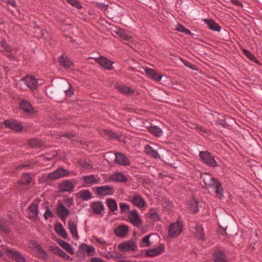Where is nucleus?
I'll return each instance as SVG.
<instances>
[{"label":"nucleus","mask_w":262,"mask_h":262,"mask_svg":"<svg viewBox=\"0 0 262 262\" xmlns=\"http://www.w3.org/2000/svg\"><path fill=\"white\" fill-rule=\"evenodd\" d=\"M93 212L96 214H100L104 209L103 204L99 202H94L91 205Z\"/></svg>","instance_id":"aec40b11"},{"label":"nucleus","mask_w":262,"mask_h":262,"mask_svg":"<svg viewBox=\"0 0 262 262\" xmlns=\"http://www.w3.org/2000/svg\"><path fill=\"white\" fill-rule=\"evenodd\" d=\"M58 244L65 250H66L69 253L71 254H73L74 253V251L73 250L71 245L68 243L59 240L58 241Z\"/></svg>","instance_id":"c85d7f7f"},{"label":"nucleus","mask_w":262,"mask_h":262,"mask_svg":"<svg viewBox=\"0 0 262 262\" xmlns=\"http://www.w3.org/2000/svg\"><path fill=\"white\" fill-rule=\"evenodd\" d=\"M145 72L152 79L156 81H160L162 78V75L152 69L146 68Z\"/></svg>","instance_id":"2eb2a0df"},{"label":"nucleus","mask_w":262,"mask_h":262,"mask_svg":"<svg viewBox=\"0 0 262 262\" xmlns=\"http://www.w3.org/2000/svg\"><path fill=\"white\" fill-rule=\"evenodd\" d=\"M95 241L100 244H102V245H105L106 244V242L104 240H103V239H101V238H95Z\"/></svg>","instance_id":"bf43d9fd"},{"label":"nucleus","mask_w":262,"mask_h":262,"mask_svg":"<svg viewBox=\"0 0 262 262\" xmlns=\"http://www.w3.org/2000/svg\"><path fill=\"white\" fill-rule=\"evenodd\" d=\"M10 4L12 6H14L15 5V3L14 2H12L10 3Z\"/></svg>","instance_id":"69168bd1"},{"label":"nucleus","mask_w":262,"mask_h":262,"mask_svg":"<svg viewBox=\"0 0 262 262\" xmlns=\"http://www.w3.org/2000/svg\"><path fill=\"white\" fill-rule=\"evenodd\" d=\"M150 236V234H148L142 238L140 243V247H148L151 246V244L149 241Z\"/></svg>","instance_id":"72a5a7b5"},{"label":"nucleus","mask_w":262,"mask_h":262,"mask_svg":"<svg viewBox=\"0 0 262 262\" xmlns=\"http://www.w3.org/2000/svg\"><path fill=\"white\" fill-rule=\"evenodd\" d=\"M66 94L67 96L70 97L74 93L73 90L71 88V86L70 85L69 89L65 91Z\"/></svg>","instance_id":"4d7b16f0"},{"label":"nucleus","mask_w":262,"mask_h":262,"mask_svg":"<svg viewBox=\"0 0 262 262\" xmlns=\"http://www.w3.org/2000/svg\"><path fill=\"white\" fill-rule=\"evenodd\" d=\"M83 180L85 183H93V184H94V183H97V180L92 175L84 177Z\"/></svg>","instance_id":"c03bdc74"},{"label":"nucleus","mask_w":262,"mask_h":262,"mask_svg":"<svg viewBox=\"0 0 262 262\" xmlns=\"http://www.w3.org/2000/svg\"><path fill=\"white\" fill-rule=\"evenodd\" d=\"M67 1L72 6L75 7L78 9H80L82 7L80 2L77 0H67Z\"/></svg>","instance_id":"de8ad7c7"},{"label":"nucleus","mask_w":262,"mask_h":262,"mask_svg":"<svg viewBox=\"0 0 262 262\" xmlns=\"http://www.w3.org/2000/svg\"><path fill=\"white\" fill-rule=\"evenodd\" d=\"M121 262H128V261H127L126 260H122Z\"/></svg>","instance_id":"774afa93"},{"label":"nucleus","mask_w":262,"mask_h":262,"mask_svg":"<svg viewBox=\"0 0 262 262\" xmlns=\"http://www.w3.org/2000/svg\"><path fill=\"white\" fill-rule=\"evenodd\" d=\"M107 204L112 211H114L117 209V205L115 200L111 199H108Z\"/></svg>","instance_id":"a19ab883"},{"label":"nucleus","mask_w":262,"mask_h":262,"mask_svg":"<svg viewBox=\"0 0 262 262\" xmlns=\"http://www.w3.org/2000/svg\"><path fill=\"white\" fill-rule=\"evenodd\" d=\"M68 173V172L66 169L60 168L57 170L49 173L47 176V178L50 180H54L62 177L67 176Z\"/></svg>","instance_id":"423d86ee"},{"label":"nucleus","mask_w":262,"mask_h":262,"mask_svg":"<svg viewBox=\"0 0 262 262\" xmlns=\"http://www.w3.org/2000/svg\"><path fill=\"white\" fill-rule=\"evenodd\" d=\"M3 124L7 127L11 128L15 131H20L23 129L21 124L13 120H6L3 122Z\"/></svg>","instance_id":"f8f14e48"},{"label":"nucleus","mask_w":262,"mask_h":262,"mask_svg":"<svg viewBox=\"0 0 262 262\" xmlns=\"http://www.w3.org/2000/svg\"><path fill=\"white\" fill-rule=\"evenodd\" d=\"M20 107L26 113H33L34 112L31 104L27 100H22L20 102Z\"/></svg>","instance_id":"dca6fc26"},{"label":"nucleus","mask_w":262,"mask_h":262,"mask_svg":"<svg viewBox=\"0 0 262 262\" xmlns=\"http://www.w3.org/2000/svg\"><path fill=\"white\" fill-rule=\"evenodd\" d=\"M21 82L25 83L31 90L36 89L38 84L37 79L32 75L26 76L22 79Z\"/></svg>","instance_id":"39448f33"},{"label":"nucleus","mask_w":262,"mask_h":262,"mask_svg":"<svg viewBox=\"0 0 262 262\" xmlns=\"http://www.w3.org/2000/svg\"><path fill=\"white\" fill-rule=\"evenodd\" d=\"M182 231V224L180 222L171 223L168 228V235L169 237L174 238L181 233Z\"/></svg>","instance_id":"f03ea898"},{"label":"nucleus","mask_w":262,"mask_h":262,"mask_svg":"<svg viewBox=\"0 0 262 262\" xmlns=\"http://www.w3.org/2000/svg\"><path fill=\"white\" fill-rule=\"evenodd\" d=\"M80 248L83 251L85 252L87 254L90 256L92 255L95 252V249L93 247L86 245H82L80 246Z\"/></svg>","instance_id":"7c9ffc66"},{"label":"nucleus","mask_w":262,"mask_h":262,"mask_svg":"<svg viewBox=\"0 0 262 262\" xmlns=\"http://www.w3.org/2000/svg\"><path fill=\"white\" fill-rule=\"evenodd\" d=\"M35 245L36 250L38 252V255L40 258L45 259L47 257L46 252L41 248L40 245L36 243H33Z\"/></svg>","instance_id":"e433bc0d"},{"label":"nucleus","mask_w":262,"mask_h":262,"mask_svg":"<svg viewBox=\"0 0 262 262\" xmlns=\"http://www.w3.org/2000/svg\"><path fill=\"white\" fill-rule=\"evenodd\" d=\"M232 2H233L234 4H235V5H239V4H240V2H238V1H237V0H233V1H232Z\"/></svg>","instance_id":"e2e57ef3"},{"label":"nucleus","mask_w":262,"mask_h":262,"mask_svg":"<svg viewBox=\"0 0 262 262\" xmlns=\"http://www.w3.org/2000/svg\"><path fill=\"white\" fill-rule=\"evenodd\" d=\"M95 59L97 62L105 69L108 70H111L113 69L112 64L113 62L106 58L101 56L99 58H95Z\"/></svg>","instance_id":"1a4fd4ad"},{"label":"nucleus","mask_w":262,"mask_h":262,"mask_svg":"<svg viewBox=\"0 0 262 262\" xmlns=\"http://www.w3.org/2000/svg\"><path fill=\"white\" fill-rule=\"evenodd\" d=\"M115 158L114 160L115 163L126 166L130 164V161L128 158L123 154L121 152H115L114 154Z\"/></svg>","instance_id":"20e7f679"},{"label":"nucleus","mask_w":262,"mask_h":262,"mask_svg":"<svg viewBox=\"0 0 262 262\" xmlns=\"http://www.w3.org/2000/svg\"><path fill=\"white\" fill-rule=\"evenodd\" d=\"M0 229L2 231L7 232L9 231V229L7 227V223L4 219H0Z\"/></svg>","instance_id":"a18cd8bd"},{"label":"nucleus","mask_w":262,"mask_h":262,"mask_svg":"<svg viewBox=\"0 0 262 262\" xmlns=\"http://www.w3.org/2000/svg\"><path fill=\"white\" fill-rule=\"evenodd\" d=\"M28 165H21L19 166V167L20 168H23V167H26Z\"/></svg>","instance_id":"0e129e2a"},{"label":"nucleus","mask_w":262,"mask_h":262,"mask_svg":"<svg viewBox=\"0 0 262 262\" xmlns=\"http://www.w3.org/2000/svg\"><path fill=\"white\" fill-rule=\"evenodd\" d=\"M2 46L7 51L9 52L11 51V48L7 45L5 41H2L1 42Z\"/></svg>","instance_id":"6e6d98bb"},{"label":"nucleus","mask_w":262,"mask_h":262,"mask_svg":"<svg viewBox=\"0 0 262 262\" xmlns=\"http://www.w3.org/2000/svg\"><path fill=\"white\" fill-rule=\"evenodd\" d=\"M144 150L146 154L148 156L156 159L160 158V155L158 152L151 146L149 145L145 146Z\"/></svg>","instance_id":"393cba45"},{"label":"nucleus","mask_w":262,"mask_h":262,"mask_svg":"<svg viewBox=\"0 0 262 262\" xmlns=\"http://www.w3.org/2000/svg\"><path fill=\"white\" fill-rule=\"evenodd\" d=\"M101 134L106 138L115 139L117 138V135L114 132L108 129H104Z\"/></svg>","instance_id":"58836bf2"},{"label":"nucleus","mask_w":262,"mask_h":262,"mask_svg":"<svg viewBox=\"0 0 262 262\" xmlns=\"http://www.w3.org/2000/svg\"><path fill=\"white\" fill-rule=\"evenodd\" d=\"M243 52L244 55L251 60L254 61L255 59V57L249 51L246 49H243Z\"/></svg>","instance_id":"8fccbe9b"},{"label":"nucleus","mask_w":262,"mask_h":262,"mask_svg":"<svg viewBox=\"0 0 262 262\" xmlns=\"http://www.w3.org/2000/svg\"><path fill=\"white\" fill-rule=\"evenodd\" d=\"M29 145L33 148H38L43 145L42 142L38 139H33L29 141Z\"/></svg>","instance_id":"473e14b6"},{"label":"nucleus","mask_w":262,"mask_h":262,"mask_svg":"<svg viewBox=\"0 0 262 262\" xmlns=\"http://www.w3.org/2000/svg\"><path fill=\"white\" fill-rule=\"evenodd\" d=\"M200 157L202 161L207 165L212 167H215L217 166V163L215 160L208 151H201L200 152Z\"/></svg>","instance_id":"7ed1b4c3"},{"label":"nucleus","mask_w":262,"mask_h":262,"mask_svg":"<svg viewBox=\"0 0 262 262\" xmlns=\"http://www.w3.org/2000/svg\"><path fill=\"white\" fill-rule=\"evenodd\" d=\"M132 201L135 205L140 208L143 207L145 204L143 198L137 194L133 196Z\"/></svg>","instance_id":"5701e85b"},{"label":"nucleus","mask_w":262,"mask_h":262,"mask_svg":"<svg viewBox=\"0 0 262 262\" xmlns=\"http://www.w3.org/2000/svg\"><path fill=\"white\" fill-rule=\"evenodd\" d=\"M119 205L120 209L122 212H125L129 209V206L126 204L121 203Z\"/></svg>","instance_id":"864d4df0"},{"label":"nucleus","mask_w":262,"mask_h":262,"mask_svg":"<svg viewBox=\"0 0 262 262\" xmlns=\"http://www.w3.org/2000/svg\"><path fill=\"white\" fill-rule=\"evenodd\" d=\"M204 21L207 25L208 27L210 29L217 32H220L221 31L220 26L217 24H216L213 20L204 19Z\"/></svg>","instance_id":"a211bd4d"},{"label":"nucleus","mask_w":262,"mask_h":262,"mask_svg":"<svg viewBox=\"0 0 262 262\" xmlns=\"http://www.w3.org/2000/svg\"><path fill=\"white\" fill-rule=\"evenodd\" d=\"M56 212L58 216L64 221L70 213L69 210L62 204L58 205L56 208Z\"/></svg>","instance_id":"4468645a"},{"label":"nucleus","mask_w":262,"mask_h":262,"mask_svg":"<svg viewBox=\"0 0 262 262\" xmlns=\"http://www.w3.org/2000/svg\"><path fill=\"white\" fill-rule=\"evenodd\" d=\"M198 202L195 200H192L189 204L190 210L193 212H196L198 211Z\"/></svg>","instance_id":"49530a36"},{"label":"nucleus","mask_w":262,"mask_h":262,"mask_svg":"<svg viewBox=\"0 0 262 262\" xmlns=\"http://www.w3.org/2000/svg\"><path fill=\"white\" fill-rule=\"evenodd\" d=\"M6 253L9 257L12 258L16 262H26L25 258L19 252L15 250L7 249L6 251Z\"/></svg>","instance_id":"6e6552de"},{"label":"nucleus","mask_w":262,"mask_h":262,"mask_svg":"<svg viewBox=\"0 0 262 262\" xmlns=\"http://www.w3.org/2000/svg\"><path fill=\"white\" fill-rule=\"evenodd\" d=\"M150 217L154 221H157L159 219L158 215L156 211L153 209L150 210Z\"/></svg>","instance_id":"3c124183"},{"label":"nucleus","mask_w":262,"mask_h":262,"mask_svg":"<svg viewBox=\"0 0 262 262\" xmlns=\"http://www.w3.org/2000/svg\"><path fill=\"white\" fill-rule=\"evenodd\" d=\"M29 211H30V217L32 219H34L36 217L37 215V206L36 204H32L30 207H29Z\"/></svg>","instance_id":"2f4dec72"},{"label":"nucleus","mask_w":262,"mask_h":262,"mask_svg":"<svg viewBox=\"0 0 262 262\" xmlns=\"http://www.w3.org/2000/svg\"><path fill=\"white\" fill-rule=\"evenodd\" d=\"M3 20L0 18V24H2L3 23Z\"/></svg>","instance_id":"338daca9"},{"label":"nucleus","mask_w":262,"mask_h":262,"mask_svg":"<svg viewBox=\"0 0 262 262\" xmlns=\"http://www.w3.org/2000/svg\"><path fill=\"white\" fill-rule=\"evenodd\" d=\"M163 250V247L159 246L155 248L146 250V254L148 256H155L159 254Z\"/></svg>","instance_id":"a878e982"},{"label":"nucleus","mask_w":262,"mask_h":262,"mask_svg":"<svg viewBox=\"0 0 262 262\" xmlns=\"http://www.w3.org/2000/svg\"><path fill=\"white\" fill-rule=\"evenodd\" d=\"M68 228L73 236L75 238H78V235L77 231L76 223L72 220H69L68 222Z\"/></svg>","instance_id":"f3484780"},{"label":"nucleus","mask_w":262,"mask_h":262,"mask_svg":"<svg viewBox=\"0 0 262 262\" xmlns=\"http://www.w3.org/2000/svg\"><path fill=\"white\" fill-rule=\"evenodd\" d=\"M128 232V228L124 225H120L118 226L115 230L116 235L119 237L125 236Z\"/></svg>","instance_id":"b1692460"},{"label":"nucleus","mask_w":262,"mask_h":262,"mask_svg":"<svg viewBox=\"0 0 262 262\" xmlns=\"http://www.w3.org/2000/svg\"><path fill=\"white\" fill-rule=\"evenodd\" d=\"M128 215L129 221L134 226H139L141 223V220L139 217L138 213L136 210L128 211Z\"/></svg>","instance_id":"9b49d317"},{"label":"nucleus","mask_w":262,"mask_h":262,"mask_svg":"<svg viewBox=\"0 0 262 262\" xmlns=\"http://www.w3.org/2000/svg\"><path fill=\"white\" fill-rule=\"evenodd\" d=\"M196 233L195 236L196 237L200 239L204 240L205 239V235L203 234V228L200 226H196L195 228Z\"/></svg>","instance_id":"ea45409f"},{"label":"nucleus","mask_w":262,"mask_h":262,"mask_svg":"<svg viewBox=\"0 0 262 262\" xmlns=\"http://www.w3.org/2000/svg\"><path fill=\"white\" fill-rule=\"evenodd\" d=\"M33 243H35V242H34V241H32V242H30V247L31 248H34V249H35L36 250L35 245Z\"/></svg>","instance_id":"680f3d73"},{"label":"nucleus","mask_w":262,"mask_h":262,"mask_svg":"<svg viewBox=\"0 0 262 262\" xmlns=\"http://www.w3.org/2000/svg\"><path fill=\"white\" fill-rule=\"evenodd\" d=\"M179 32H183L187 35H189L191 34V32L189 30L184 27L183 26L178 25L176 29Z\"/></svg>","instance_id":"09e8293b"},{"label":"nucleus","mask_w":262,"mask_h":262,"mask_svg":"<svg viewBox=\"0 0 262 262\" xmlns=\"http://www.w3.org/2000/svg\"><path fill=\"white\" fill-rule=\"evenodd\" d=\"M108 181L112 182H126L127 177L121 172H116L108 177Z\"/></svg>","instance_id":"9d476101"},{"label":"nucleus","mask_w":262,"mask_h":262,"mask_svg":"<svg viewBox=\"0 0 262 262\" xmlns=\"http://www.w3.org/2000/svg\"><path fill=\"white\" fill-rule=\"evenodd\" d=\"M35 29V36L37 37H46L45 34L46 33V31L45 30H42L39 27H37Z\"/></svg>","instance_id":"79ce46f5"},{"label":"nucleus","mask_w":262,"mask_h":262,"mask_svg":"<svg viewBox=\"0 0 262 262\" xmlns=\"http://www.w3.org/2000/svg\"><path fill=\"white\" fill-rule=\"evenodd\" d=\"M91 262H104V261L101 258L93 257L91 259Z\"/></svg>","instance_id":"052dcab7"},{"label":"nucleus","mask_w":262,"mask_h":262,"mask_svg":"<svg viewBox=\"0 0 262 262\" xmlns=\"http://www.w3.org/2000/svg\"><path fill=\"white\" fill-rule=\"evenodd\" d=\"M79 164L82 167L86 168H90L92 167L91 165L88 162L84 160H80L79 161Z\"/></svg>","instance_id":"603ef678"},{"label":"nucleus","mask_w":262,"mask_h":262,"mask_svg":"<svg viewBox=\"0 0 262 262\" xmlns=\"http://www.w3.org/2000/svg\"><path fill=\"white\" fill-rule=\"evenodd\" d=\"M59 137L61 138L67 137V138H68L69 139H71L73 141L74 140V139H72V138L74 137V136L70 134H65V135L64 134L62 135H60Z\"/></svg>","instance_id":"13d9d810"},{"label":"nucleus","mask_w":262,"mask_h":262,"mask_svg":"<svg viewBox=\"0 0 262 262\" xmlns=\"http://www.w3.org/2000/svg\"><path fill=\"white\" fill-rule=\"evenodd\" d=\"M59 61L60 64L65 68H70L73 64L72 62L65 54H62L60 56Z\"/></svg>","instance_id":"412c9836"},{"label":"nucleus","mask_w":262,"mask_h":262,"mask_svg":"<svg viewBox=\"0 0 262 262\" xmlns=\"http://www.w3.org/2000/svg\"><path fill=\"white\" fill-rule=\"evenodd\" d=\"M214 261L215 262H226V256L223 252L221 251H217L214 254Z\"/></svg>","instance_id":"cd10ccee"},{"label":"nucleus","mask_w":262,"mask_h":262,"mask_svg":"<svg viewBox=\"0 0 262 262\" xmlns=\"http://www.w3.org/2000/svg\"><path fill=\"white\" fill-rule=\"evenodd\" d=\"M31 181V178L30 177L29 174L28 173H25L24 174L20 183L21 184L28 185V184H30Z\"/></svg>","instance_id":"37998d69"},{"label":"nucleus","mask_w":262,"mask_h":262,"mask_svg":"<svg viewBox=\"0 0 262 262\" xmlns=\"http://www.w3.org/2000/svg\"><path fill=\"white\" fill-rule=\"evenodd\" d=\"M117 33L124 40H130L132 38L131 35L122 29H118Z\"/></svg>","instance_id":"c9c22d12"},{"label":"nucleus","mask_w":262,"mask_h":262,"mask_svg":"<svg viewBox=\"0 0 262 262\" xmlns=\"http://www.w3.org/2000/svg\"><path fill=\"white\" fill-rule=\"evenodd\" d=\"M201 178L203 180L206 185L211 187L215 190L216 196L221 199L223 196V189L220 182L207 173H202Z\"/></svg>","instance_id":"f257e3e1"},{"label":"nucleus","mask_w":262,"mask_h":262,"mask_svg":"<svg viewBox=\"0 0 262 262\" xmlns=\"http://www.w3.org/2000/svg\"><path fill=\"white\" fill-rule=\"evenodd\" d=\"M55 231L56 233L64 238H67L68 234L62 226L60 223H57L55 225Z\"/></svg>","instance_id":"bb28decb"},{"label":"nucleus","mask_w":262,"mask_h":262,"mask_svg":"<svg viewBox=\"0 0 262 262\" xmlns=\"http://www.w3.org/2000/svg\"><path fill=\"white\" fill-rule=\"evenodd\" d=\"M115 86L121 93L126 95H130L134 92V90L131 88L125 85H117Z\"/></svg>","instance_id":"4be33fe9"},{"label":"nucleus","mask_w":262,"mask_h":262,"mask_svg":"<svg viewBox=\"0 0 262 262\" xmlns=\"http://www.w3.org/2000/svg\"><path fill=\"white\" fill-rule=\"evenodd\" d=\"M96 192L99 195L104 196L112 194L113 192V187L111 186H103L97 188Z\"/></svg>","instance_id":"ddd939ff"},{"label":"nucleus","mask_w":262,"mask_h":262,"mask_svg":"<svg viewBox=\"0 0 262 262\" xmlns=\"http://www.w3.org/2000/svg\"><path fill=\"white\" fill-rule=\"evenodd\" d=\"M52 216H53L52 212L49 209H47L46 212L44 213V217H45V219L47 220L50 217H51Z\"/></svg>","instance_id":"5fc2aeb1"},{"label":"nucleus","mask_w":262,"mask_h":262,"mask_svg":"<svg viewBox=\"0 0 262 262\" xmlns=\"http://www.w3.org/2000/svg\"><path fill=\"white\" fill-rule=\"evenodd\" d=\"M118 248L123 252L134 251L136 248V245L132 241H126L118 245Z\"/></svg>","instance_id":"0eeeda50"},{"label":"nucleus","mask_w":262,"mask_h":262,"mask_svg":"<svg viewBox=\"0 0 262 262\" xmlns=\"http://www.w3.org/2000/svg\"><path fill=\"white\" fill-rule=\"evenodd\" d=\"M73 186L71 182L68 181H64L60 186V190L62 191H69L73 188Z\"/></svg>","instance_id":"c756f323"},{"label":"nucleus","mask_w":262,"mask_h":262,"mask_svg":"<svg viewBox=\"0 0 262 262\" xmlns=\"http://www.w3.org/2000/svg\"><path fill=\"white\" fill-rule=\"evenodd\" d=\"M149 131L154 135L158 137L161 136L162 134V130L156 126H150L149 128Z\"/></svg>","instance_id":"4c0bfd02"},{"label":"nucleus","mask_w":262,"mask_h":262,"mask_svg":"<svg viewBox=\"0 0 262 262\" xmlns=\"http://www.w3.org/2000/svg\"><path fill=\"white\" fill-rule=\"evenodd\" d=\"M79 196L83 200L87 201L92 198V193L87 190H83L79 192Z\"/></svg>","instance_id":"f704fd0d"},{"label":"nucleus","mask_w":262,"mask_h":262,"mask_svg":"<svg viewBox=\"0 0 262 262\" xmlns=\"http://www.w3.org/2000/svg\"><path fill=\"white\" fill-rule=\"evenodd\" d=\"M49 249L50 251L53 252L54 253L58 254L60 256L66 259H68L70 258V256L68 255H67L63 251H62L58 247L55 245L50 246Z\"/></svg>","instance_id":"6ab92c4d"}]
</instances>
